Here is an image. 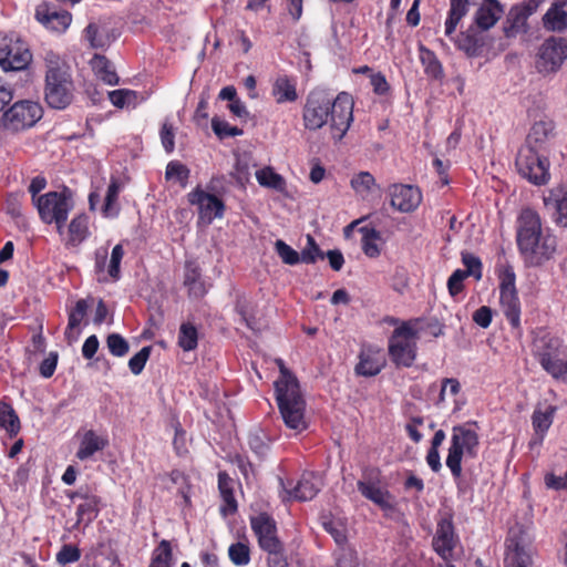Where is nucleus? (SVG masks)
I'll use <instances>...</instances> for the list:
<instances>
[{
	"label": "nucleus",
	"mask_w": 567,
	"mask_h": 567,
	"mask_svg": "<svg viewBox=\"0 0 567 567\" xmlns=\"http://www.w3.org/2000/svg\"><path fill=\"white\" fill-rule=\"evenodd\" d=\"M0 427L6 430L10 436H14L20 431V420L13 408L0 401Z\"/></svg>",
	"instance_id": "obj_37"
},
{
	"label": "nucleus",
	"mask_w": 567,
	"mask_h": 567,
	"mask_svg": "<svg viewBox=\"0 0 567 567\" xmlns=\"http://www.w3.org/2000/svg\"><path fill=\"white\" fill-rule=\"evenodd\" d=\"M80 559V550L71 545H65L56 555V560L61 565H68Z\"/></svg>",
	"instance_id": "obj_62"
},
{
	"label": "nucleus",
	"mask_w": 567,
	"mask_h": 567,
	"mask_svg": "<svg viewBox=\"0 0 567 567\" xmlns=\"http://www.w3.org/2000/svg\"><path fill=\"white\" fill-rule=\"evenodd\" d=\"M89 309L87 301L85 299H80L76 301L74 308L69 313V323L65 329V338L69 341H74L78 339L79 332L75 329L82 323L84 318L86 317Z\"/></svg>",
	"instance_id": "obj_34"
},
{
	"label": "nucleus",
	"mask_w": 567,
	"mask_h": 567,
	"mask_svg": "<svg viewBox=\"0 0 567 567\" xmlns=\"http://www.w3.org/2000/svg\"><path fill=\"white\" fill-rule=\"evenodd\" d=\"M236 310L241 317V320L246 323V326L251 330H257L258 326L256 320L251 315V310L249 303L246 299H238L236 303Z\"/></svg>",
	"instance_id": "obj_59"
},
{
	"label": "nucleus",
	"mask_w": 567,
	"mask_h": 567,
	"mask_svg": "<svg viewBox=\"0 0 567 567\" xmlns=\"http://www.w3.org/2000/svg\"><path fill=\"white\" fill-rule=\"evenodd\" d=\"M23 197L24 194L22 192H18L9 194L6 198L4 210L11 218L16 220L23 218Z\"/></svg>",
	"instance_id": "obj_48"
},
{
	"label": "nucleus",
	"mask_w": 567,
	"mask_h": 567,
	"mask_svg": "<svg viewBox=\"0 0 567 567\" xmlns=\"http://www.w3.org/2000/svg\"><path fill=\"white\" fill-rule=\"evenodd\" d=\"M275 250L286 265L295 266L301 261V254L287 245L284 240L278 239L275 243Z\"/></svg>",
	"instance_id": "obj_50"
},
{
	"label": "nucleus",
	"mask_w": 567,
	"mask_h": 567,
	"mask_svg": "<svg viewBox=\"0 0 567 567\" xmlns=\"http://www.w3.org/2000/svg\"><path fill=\"white\" fill-rule=\"evenodd\" d=\"M198 333L194 324L185 322L178 332V346L184 351H192L197 347Z\"/></svg>",
	"instance_id": "obj_45"
},
{
	"label": "nucleus",
	"mask_w": 567,
	"mask_h": 567,
	"mask_svg": "<svg viewBox=\"0 0 567 567\" xmlns=\"http://www.w3.org/2000/svg\"><path fill=\"white\" fill-rule=\"evenodd\" d=\"M503 13V8L497 0H484L475 14L476 24L483 29L488 30L499 20Z\"/></svg>",
	"instance_id": "obj_27"
},
{
	"label": "nucleus",
	"mask_w": 567,
	"mask_h": 567,
	"mask_svg": "<svg viewBox=\"0 0 567 567\" xmlns=\"http://www.w3.org/2000/svg\"><path fill=\"white\" fill-rule=\"evenodd\" d=\"M536 9L537 3L534 1L512 7L504 24L505 37L516 38L518 34L526 33L528 30L527 20Z\"/></svg>",
	"instance_id": "obj_17"
},
{
	"label": "nucleus",
	"mask_w": 567,
	"mask_h": 567,
	"mask_svg": "<svg viewBox=\"0 0 567 567\" xmlns=\"http://www.w3.org/2000/svg\"><path fill=\"white\" fill-rule=\"evenodd\" d=\"M476 423H464L452 429L446 466L455 480L462 476V460L475 458L478 454L480 437Z\"/></svg>",
	"instance_id": "obj_5"
},
{
	"label": "nucleus",
	"mask_w": 567,
	"mask_h": 567,
	"mask_svg": "<svg viewBox=\"0 0 567 567\" xmlns=\"http://www.w3.org/2000/svg\"><path fill=\"white\" fill-rule=\"evenodd\" d=\"M84 38L93 49H104L111 43L110 37L105 32H102L94 22L89 23L85 28Z\"/></svg>",
	"instance_id": "obj_42"
},
{
	"label": "nucleus",
	"mask_w": 567,
	"mask_h": 567,
	"mask_svg": "<svg viewBox=\"0 0 567 567\" xmlns=\"http://www.w3.org/2000/svg\"><path fill=\"white\" fill-rule=\"evenodd\" d=\"M516 166L519 174L535 185H544L549 181V161L539 154L536 144L520 146Z\"/></svg>",
	"instance_id": "obj_8"
},
{
	"label": "nucleus",
	"mask_w": 567,
	"mask_h": 567,
	"mask_svg": "<svg viewBox=\"0 0 567 567\" xmlns=\"http://www.w3.org/2000/svg\"><path fill=\"white\" fill-rule=\"evenodd\" d=\"M107 249L99 248L95 251V271L99 275V281H107Z\"/></svg>",
	"instance_id": "obj_60"
},
{
	"label": "nucleus",
	"mask_w": 567,
	"mask_h": 567,
	"mask_svg": "<svg viewBox=\"0 0 567 567\" xmlns=\"http://www.w3.org/2000/svg\"><path fill=\"white\" fill-rule=\"evenodd\" d=\"M255 176L258 183L264 187H268L277 192H284L286 188L285 178L269 166L258 169Z\"/></svg>",
	"instance_id": "obj_38"
},
{
	"label": "nucleus",
	"mask_w": 567,
	"mask_h": 567,
	"mask_svg": "<svg viewBox=\"0 0 567 567\" xmlns=\"http://www.w3.org/2000/svg\"><path fill=\"white\" fill-rule=\"evenodd\" d=\"M250 526L262 550L267 551L269 555H279L282 553L284 548L277 535V525L270 515L259 513L251 516Z\"/></svg>",
	"instance_id": "obj_13"
},
{
	"label": "nucleus",
	"mask_w": 567,
	"mask_h": 567,
	"mask_svg": "<svg viewBox=\"0 0 567 567\" xmlns=\"http://www.w3.org/2000/svg\"><path fill=\"white\" fill-rule=\"evenodd\" d=\"M90 64L95 75L104 83L109 85H116L118 83V76L113 64L104 55L94 54Z\"/></svg>",
	"instance_id": "obj_32"
},
{
	"label": "nucleus",
	"mask_w": 567,
	"mask_h": 567,
	"mask_svg": "<svg viewBox=\"0 0 567 567\" xmlns=\"http://www.w3.org/2000/svg\"><path fill=\"white\" fill-rule=\"evenodd\" d=\"M322 486L321 478L313 473H306L292 488H286L289 498L306 502L312 499Z\"/></svg>",
	"instance_id": "obj_24"
},
{
	"label": "nucleus",
	"mask_w": 567,
	"mask_h": 567,
	"mask_svg": "<svg viewBox=\"0 0 567 567\" xmlns=\"http://www.w3.org/2000/svg\"><path fill=\"white\" fill-rule=\"evenodd\" d=\"M351 187L361 198L365 199L375 188V179L369 172H360L351 178Z\"/></svg>",
	"instance_id": "obj_39"
},
{
	"label": "nucleus",
	"mask_w": 567,
	"mask_h": 567,
	"mask_svg": "<svg viewBox=\"0 0 567 567\" xmlns=\"http://www.w3.org/2000/svg\"><path fill=\"white\" fill-rule=\"evenodd\" d=\"M455 545L454 527L450 519L444 518L439 522L436 534L433 538L435 551L447 561L452 556Z\"/></svg>",
	"instance_id": "obj_23"
},
{
	"label": "nucleus",
	"mask_w": 567,
	"mask_h": 567,
	"mask_svg": "<svg viewBox=\"0 0 567 567\" xmlns=\"http://www.w3.org/2000/svg\"><path fill=\"white\" fill-rule=\"evenodd\" d=\"M516 241L527 266H540L549 260L556 250V238L544 230L539 215L525 208L517 219Z\"/></svg>",
	"instance_id": "obj_2"
},
{
	"label": "nucleus",
	"mask_w": 567,
	"mask_h": 567,
	"mask_svg": "<svg viewBox=\"0 0 567 567\" xmlns=\"http://www.w3.org/2000/svg\"><path fill=\"white\" fill-rule=\"evenodd\" d=\"M420 60H421L422 65L424 66L425 73L429 76L437 79L442 75V65L433 51L421 45L420 47Z\"/></svg>",
	"instance_id": "obj_43"
},
{
	"label": "nucleus",
	"mask_w": 567,
	"mask_h": 567,
	"mask_svg": "<svg viewBox=\"0 0 567 567\" xmlns=\"http://www.w3.org/2000/svg\"><path fill=\"white\" fill-rule=\"evenodd\" d=\"M554 137V123L549 118H542L534 123L527 142H544Z\"/></svg>",
	"instance_id": "obj_41"
},
{
	"label": "nucleus",
	"mask_w": 567,
	"mask_h": 567,
	"mask_svg": "<svg viewBox=\"0 0 567 567\" xmlns=\"http://www.w3.org/2000/svg\"><path fill=\"white\" fill-rule=\"evenodd\" d=\"M324 529L333 537L338 545H343L347 542L346 529L342 524L334 520L323 523Z\"/></svg>",
	"instance_id": "obj_61"
},
{
	"label": "nucleus",
	"mask_w": 567,
	"mask_h": 567,
	"mask_svg": "<svg viewBox=\"0 0 567 567\" xmlns=\"http://www.w3.org/2000/svg\"><path fill=\"white\" fill-rule=\"evenodd\" d=\"M184 285L188 289L189 297L202 298L207 292L205 284L200 279V270L195 261L185 264Z\"/></svg>",
	"instance_id": "obj_28"
},
{
	"label": "nucleus",
	"mask_w": 567,
	"mask_h": 567,
	"mask_svg": "<svg viewBox=\"0 0 567 567\" xmlns=\"http://www.w3.org/2000/svg\"><path fill=\"white\" fill-rule=\"evenodd\" d=\"M35 18L47 29L58 33H63L72 22V14L69 11H56L49 3L38 6Z\"/></svg>",
	"instance_id": "obj_18"
},
{
	"label": "nucleus",
	"mask_w": 567,
	"mask_h": 567,
	"mask_svg": "<svg viewBox=\"0 0 567 567\" xmlns=\"http://www.w3.org/2000/svg\"><path fill=\"white\" fill-rule=\"evenodd\" d=\"M107 444L109 440L105 436L99 435L93 430H87L81 435L75 456L80 461L90 460L96 452L103 451Z\"/></svg>",
	"instance_id": "obj_25"
},
{
	"label": "nucleus",
	"mask_w": 567,
	"mask_h": 567,
	"mask_svg": "<svg viewBox=\"0 0 567 567\" xmlns=\"http://www.w3.org/2000/svg\"><path fill=\"white\" fill-rule=\"evenodd\" d=\"M544 204L551 213L554 221L560 227H567V188L554 187L544 197Z\"/></svg>",
	"instance_id": "obj_20"
},
{
	"label": "nucleus",
	"mask_w": 567,
	"mask_h": 567,
	"mask_svg": "<svg viewBox=\"0 0 567 567\" xmlns=\"http://www.w3.org/2000/svg\"><path fill=\"white\" fill-rule=\"evenodd\" d=\"M303 121L307 128L315 131L327 125L330 137L340 141L353 121V99L346 92L333 96L324 89H315L307 96Z\"/></svg>",
	"instance_id": "obj_1"
},
{
	"label": "nucleus",
	"mask_w": 567,
	"mask_h": 567,
	"mask_svg": "<svg viewBox=\"0 0 567 567\" xmlns=\"http://www.w3.org/2000/svg\"><path fill=\"white\" fill-rule=\"evenodd\" d=\"M357 486L367 499L373 502L379 507L390 508L392 506V496L386 488L380 485L379 472L377 470H365Z\"/></svg>",
	"instance_id": "obj_15"
},
{
	"label": "nucleus",
	"mask_w": 567,
	"mask_h": 567,
	"mask_svg": "<svg viewBox=\"0 0 567 567\" xmlns=\"http://www.w3.org/2000/svg\"><path fill=\"white\" fill-rule=\"evenodd\" d=\"M279 412L285 425L295 433H301L308 426L306 420V400L299 386L281 385L275 391Z\"/></svg>",
	"instance_id": "obj_6"
},
{
	"label": "nucleus",
	"mask_w": 567,
	"mask_h": 567,
	"mask_svg": "<svg viewBox=\"0 0 567 567\" xmlns=\"http://www.w3.org/2000/svg\"><path fill=\"white\" fill-rule=\"evenodd\" d=\"M150 567H172V548L167 540H162L154 549Z\"/></svg>",
	"instance_id": "obj_47"
},
{
	"label": "nucleus",
	"mask_w": 567,
	"mask_h": 567,
	"mask_svg": "<svg viewBox=\"0 0 567 567\" xmlns=\"http://www.w3.org/2000/svg\"><path fill=\"white\" fill-rule=\"evenodd\" d=\"M567 60V39L549 37L538 48L535 68L544 76L557 73Z\"/></svg>",
	"instance_id": "obj_10"
},
{
	"label": "nucleus",
	"mask_w": 567,
	"mask_h": 567,
	"mask_svg": "<svg viewBox=\"0 0 567 567\" xmlns=\"http://www.w3.org/2000/svg\"><path fill=\"white\" fill-rule=\"evenodd\" d=\"M35 207L41 220L45 224L54 223L58 233L62 235L69 213L73 208L71 193L68 189L49 192L37 198Z\"/></svg>",
	"instance_id": "obj_7"
},
{
	"label": "nucleus",
	"mask_w": 567,
	"mask_h": 567,
	"mask_svg": "<svg viewBox=\"0 0 567 567\" xmlns=\"http://www.w3.org/2000/svg\"><path fill=\"white\" fill-rule=\"evenodd\" d=\"M111 103L120 109L135 106L137 103V93L132 90H114L109 92Z\"/></svg>",
	"instance_id": "obj_46"
},
{
	"label": "nucleus",
	"mask_w": 567,
	"mask_h": 567,
	"mask_svg": "<svg viewBox=\"0 0 567 567\" xmlns=\"http://www.w3.org/2000/svg\"><path fill=\"white\" fill-rule=\"evenodd\" d=\"M31 60L29 45L19 34H0V68L4 72L24 70Z\"/></svg>",
	"instance_id": "obj_9"
},
{
	"label": "nucleus",
	"mask_w": 567,
	"mask_h": 567,
	"mask_svg": "<svg viewBox=\"0 0 567 567\" xmlns=\"http://www.w3.org/2000/svg\"><path fill=\"white\" fill-rule=\"evenodd\" d=\"M212 128L219 140L234 137L243 133L241 130L230 125L227 121L219 117H214L212 120Z\"/></svg>",
	"instance_id": "obj_51"
},
{
	"label": "nucleus",
	"mask_w": 567,
	"mask_h": 567,
	"mask_svg": "<svg viewBox=\"0 0 567 567\" xmlns=\"http://www.w3.org/2000/svg\"><path fill=\"white\" fill-rule=\"evenodd\" d=\"M218 488L220 491V495L226 504V507H223L221 511L226 512H235L237 508L236 499L233 493V483L231 480L225 473H219L218 475Z\"/></svg>",
	"instance_id": "obj_44"
},
{
	"label": "nucleus",
	"mask_w": 567,
	"mask_h": 567,
	"mask_svg": "<svg viewBox=\"0 0 567 567\" xmlns=\"http://www.w3.org/2000/svg\"><path fill=\"white\" fill-rule=\"evenodd\" d=\"M564 349L565 348L563 347L560 339L549 334L546 331H539L534 339L532 351L539 363L542 362L543 358H550Z\"/></svg>",
	"instance_id": "obj_26"
},
{
	"label": "nucleus",
	"mask_w": 567,
	"mask_h": 567,
	"mask_svg": "<svg viewBox=\"0 0 567 567\" xmlns=\"http://www.w3.org/2000/svg\"><path fill=\"white\" fill-rule=\"evenodd\" d=\"M384 364L385 358L380 349L364 348L359 354L355 372L362 377H374L381 372Z\"/></svg>",
	"instance_id": "obj_22"
},
{
	"label": "nucleus",
	"mask_w": 567,
	"mask_h": 567,
	"mask_svg": "<svg viewBox=\"0 0 567 567\" xmlns=\"http://www.w3.org/2000/svg\"><path fill=\"white\" fill-rule=\"evenodd\" d=\"M540 367L554 379L566 380L567 378V351H559L550 358H543Z\"/></svg>",
	"instance_id": "obj_30"
},
{
	"label": "nucleus",
	"mask_w": 567,
	"mask_h": 567,
	"mask_svg": "<svg viewBox=\"0 0 567 567\" xmlns=\"http://www.w3.org/2000/svg\"><path fill=\"white\" fill-rule=\"evenodd\" d=\"M425 321L414 319L401 322L389 339V354L396 365L411 367L416 358V343L426 328Z\"/></svg>",
	"instance_id": "obj_4"
},
{
	"label": "nucleus",
	"mask_w": 567,
	"mask_h": 567,
	"mask_svg": "<svg viewBox=\"0 0 567 567\" xmlns=\"http://www.w3.org/2000/svg\"><path fill=\"white\" fill-rule=\"evenodd\" d=\"M124 188V182L118 177H112L107 187L104 204L102 206V214L106 218L116 217L120 213V205L117 203L118 194Z\"/></svg>",
	"instance_id": "obj_29"
},
{
	"label": "nucleus",
	"mask_w": 567,
	"mask_h": 567,
	"mask_svg": "<svg viewBox=\"0 0 567 567\" xmlns=\"http://www.w3.org/2000/svg\"><path fill=\"white\" fill-rule=\"evenodd\" d=\"M89 236V218L84 214L75 216L68 228L66 245L78 246Z\"/></svg>",
	"instance_id": "obj_33"
},
{
	"label": "nucleus",
	"mask_w": 567,
	"mask_h": 567,
	"mask_svg": "<svg viewBox=\"0 0 567 567\" xmlns=\"http://www.w3.org/2000/svg\"><path fill=\"white\" fill-rule=\"evenodd\" d=\"M515 272L508 267L501 275L499 303L501 309L513 328L520 326V302L515 287Z\"/></svg>",
	"instance_id": "obj_12"
},
{
	"label": "nucleus",
	"mask_w": 567,
	"mask_h": 567,
	"mask_svg": "<svg viewBox=\"0 0 567 567\" xmlns=\"http://www.w3.org/2000/svg\"><path fill=\"white\" fill-rule=\"evenodd\" d=\"M43 115L38 102L24 100L14 103L2 116L3 127L10 132H19L32 127Z\"/></svg>",
	"instance_id": "obj_11"
},
{
	"label": "nucleus",
	"mask_w": 567,
	"mask_h": 567,
	"mask_svg": "<svg viewBox=\"0 0 567 567\" xmlns=\"http://www.w3.org/2000/svg\"><path fill=\"white\" fill-rule=\"evenodd\" d=\"M277 364L279 367L280 377L275 382V391L280 390L281 385L299 386V382H298L297 378L286 368V365L281 359L277 360Z\"/></svg>",
	"instance_id": "obj_58"
},
{
	"label": "nucleus",
	"mask_w": 567,
	"mask_h": 567,
	"mask_svg": "<svg viewBox=\"0 0 567 567\" xmlns=\"http://www.w3.org/2000/svg\"><path fill=\"white\" fill-rule=\"evenodd\" d=\"M362 233V250L368 257L374 258L380 255V247H379V240H380V234L373 228L369 227H362L360 229Z\"/></svg>",
	"instance_id": "obj_40"
},
{
	"label": "nucleus",
	"mask_w": 567,
	"mask_h": 567,
	"mask_svg": "<svg viewBox=\"0 0 567 567\" xmlns=\"http://www.w3.org/2000/svg\"><path fill=\"white\" fill-rule=\"evenodd\" d=\"M557 408L551 404L538 403L532 414L533 436L528 443L530 450H539L549 431Z\"/></svg>",
	"instance_id": "obj_16"
},
{
	"label": "nucleus",
	"mask_w": 567,
	"mask_h": 567,
	"mask_svg": "<svg viewBox=\"0 0 567 567\" xmlns=\"http://www.w3.org/2000/svg\"><path fill=\"white\" fill-rule=\"evenodd\" d=\"M543 27L548 32L567 31V0H554L542 18Z\"/></svg>",
	"instance_id": "obj_21"
},
{
	"label": "nucleus",
	"mask_w": 567,
	"mask_h": 567,
	"mask_svg": "<svg viewBox=\"0 0 567 567\" xmlns=\"http://www.w3.org/2000/svg\"><path fill=\"white\" fill-rule=\"evenodd\" d=\"M467 276L462 269H456L447 280L449 292L452 297H455L463 290V281Z\"/></svg>",
	"instance_id": "obj_63"
},
{
	"label": "nucleus",
	"mask_w": 567,
	"mask_h": 567,
	"mask_svg": "<svg viewBox=\"0 0 567 567\" xmlns=\"http://www.w3.org/2000/svg\"><path fill=\"white\" fill-rule=\"evenodd\" d=\"M124 257V249L121 244H117L111 252V257L107 264V276L111 280L117 281L120 279V265Z\"/></svg>",
	"instance_id": "obj_52"
},
{
	"label": "nucleus",
	"mask_w": 567,
	"mask_h": 567,
	"mask_svg": "<svg viewBox=\"0 0 567 567\" xmlns=\"http://www.w3.org/2000/svg\"><path fill=\"white\" fill-rule=\"evenodd\" d=\"M451 8L449 11V17L445 21V34L451 37L455 31L461 19L468 11V0H450Z\"/></svg>",
	"instance_id": "obj_36"
},
{
	"label": "nucleus",
	"mask_w": 567,
	"mask_h": 567,
	"mask_svg": "<svg viewBox=\"0 0 567 567\" xmlns=\"http://www.w3.org/2000/svg\"><path fill=\"white\" fill-rule=\"evenodd\" d=\"M73 497L82 498L83 502L76 508V516L79 523H90L97 514L99 499L94 495L82 494V492H75Z\"/></svg>",
	"instance_id": "obj_35"
},
{
	"label": "nucleus",
	"mask_w": 567,
	"mask_h": 567,
	"mask_svg": "<svg viewBox=\"0 0 567 567\" xmlns=\"http://www.w3.org/2000/svg\"><path fill=\"white\" fill-rule=\"evenodd\" d=\"M187 197L189 204L197 207L200 221L210 224L215 218L223 217L225 205L215 195L206 193L197 187L192 190Z\"/></svg>",
	"instance_id": "obj_14"
},
{
	"label": "nucleus",
	"mask_w": 567,
	"mask_h": 567,
	"mask_svg": "<svg viewBox=\"0 0 567 567\" xmlns=\"http://www.w3.org/2000/svg\"><path fill=\"white\" fill-rule=\"evenodd\" d=\"M189 176V169L177 161H172L166 166L165 177L168 181L179 182L182 185L186 184Z\"/></svg>",
	"instance_id": "obj_53"
},
{
	"label": "nucleus",
	"mask_w": 567,
	"mask_h": 567,
	"mask_svg": "<svg viewBox=\"0 0 567 567\" xmlns=\"http://www.w3.org/2000/svg\"><path fill=\"white\" fill-rule=\"evenodd\" d=\"M45 85L44 100L55 110L65 109L72 101V81L60 55L53 51L44 53Z\"/></svg>",
	"instance_id": "obj_3"
},
{
	"label": "nucleus",
	"mask_w": 567,
	"mask_h": 567,
	"mask_svg": "<svg viewBox=\"0 0 567 567\" xmlns=\"http://www.w3.org/2000/svg\"><path fill=\"white\" fill-rule=\"evenodd\" d=\"M110 352L115 357H124L128 352L127 341L118 333H112L106 340Z\"/></svg>",
	"instance_id": "obj_56"
},
{
	"label": "nucleus",
	"mask_w": 567,
	"mask_h": 567,
	"mask_svg": "<svg viewBox=\"0 0 567 567\" xmlns=\"http://www.w3.org/2000/svg\"><path fill=\"white\" fill-rule=\"evenodd\" d=\"M462 262L465 266V275L474 277L476 280L482 278V262L481 259L471 252L462 254Z\"/></svg>",
	"instance_id": "obj_55"
},
{
	"label": "nucleus",
	"mask_w": 567,
	"mask_h": 567,
	"mask_svg": "<svg viewBox=\"0 0 567 567\" xmlns=\"http://www.w3.org/2000/svg\"><path fill=\"white\" fill-rule=\"evenodd\" d=\"M228 556L231 563L236 566H246L250 561L249 547L240 542L229 546Z\"/></svg>",
	"instance_id": "obj_49"
},
{
	"label": "nucleus",
	"mask_w": 567,
	"mask_h": 567,
	"mask_svg": "<svg viewBox=\"0 0 567 567\" xmlns=\"http://www.w3.org/2000/svg\"><path fill=\"white\" fill-rule=\"evenodd\" d=\"M370 84L373 89V92L378 95H384L390 90V85L385 76L380 72L371 74Z\"/></svg>",
	"instance_id": "obj_64"
},
{
	"label": "nucleus",
	"mask_w": 567,
	"mask_h": 567,
	"mask_svg": "<svg viewBox=\"0 0 567 567\" xmlns=\"http://www.w3.org/2000/svg\"><path fill=\"white\" fill-rule=\"evenodd\" d=\"M301 254V262L305 264H315L317 259H323L324 255L317 245L315 238L311 235H307V245L302 249Z\"/></svg>",
	"instance_id": "obj_54"
},
{
	"label": "nucleus",
	"mask_w": 567,
	"mask_h": 567,
	"mask_svg": "<svg viewBox=\"0 0 567 567\" xmlns=\"http://www.w3.org/2000/svg\"><path fill=\"white\" fill-rule=\"evenodd\" d=\"M391 205L400 212L409 213L419 207L422 194L412 185H393L390 190Z\"/></svg>",
	"instance_id": "obj_19"
},
{
	"label": "nucleus",
	"mask_w": 567,
	"mask_h": 567,
	"mask_svg": "<svg viewBox=\"0 0 567 567\" xmlns=\"http://www.w3.org/2000/svg\"><path fill=\"white\" fill-rule=\"evenodd\" d=\"M150 353H151V348L144 347L130 359L128 367L133 374L137 375L143 371V369L148 360Z\"/></svg>",
	"instance_id": "obj_57"
},
{
	"label": "nucleus",
	"mask_w": 567,
	"mask_h": 567,
	"mask_svg": "<svg viewBox=\"0 0 567 567\" xmlns=\"http://www.w3.org/2000/svg\"><path fill=\"white\" fill-rule=\"evenodd\" d=\"M272 95L277 103L295 102L298 97L296 80L287 75L277 76L272 85Z\"/></svg>",
	"instance_id": "obj_31"
}]
</instances>
